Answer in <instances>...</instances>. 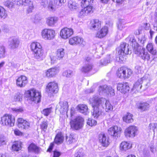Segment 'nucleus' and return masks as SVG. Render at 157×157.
<instances>
[{"mask_svg":"<svg viewBox=\"0 0 157 157\" xmlns=\"http://www.w3.org/2000/svg\"><path fill=\"white\" fill-rule=\"evenodd\" d=\"M30 47L34 57L40 60H42L43 52L40 44L38 42H33L31 44Z\"/></svg>","mask_w":157,"mask_h":157,"instance_id":"f257e3e1","label":"nucleus"},{"mask_svg":"<svg viewBox=\"0 0 157 157\" xmlns=\"http://www.w3.org/2000/svg\"><path fill=\"white\" fill-rule=\"evenodd\" d=\"M25 94L30 100L35 103H39L40 101V93L34 89L26 91Z\"/></svg>","mask_w":157,"mask_h":157,"instance_id":"f03ea898","label":"nucleus"},{"mask_svg":"<svg viewBox=\"0 0 157 157\" xmlns=\"http://www.w3.org/2000/svg\"><path fill=\"white\" fill-rule=\"evenodd\" d=\"M84 119L80 116H78L70 121V126L71 128L78 130L81 128L83 126Z\"/></svg>","mask_w":157,"mask_h":157,"instance_id":"7ed1b4c3","label":"nucleus"},{"mask_svg":"<svg viewBox=\"0 0 157 157\" xmlns=\"http://www.w3.org/2000/svg\"><path fill=\"white\" fill-rule=\"evenodd\" d=\"M1 123L3 125L12 127L14 125L15 118L11 115H5L1 117Z\"/></svg>","mask_w":157,"mask_h":157,"instance_id":"20e7f679","label":"nucleus"},{"mask_svg":"<svg viewBox=\"0 0 157 157\" xmlns=\"http://www.w3.org/2000/svg\"><path fill=\"white\" fill-rule=\"evenodd\" d=\"M98 100L94 98L92 103V106L93 108V111L92 112V116L94 118H97L101 114L102 111L100 109L101 106L98 104Z\"/></svg>","mask_w":157,"mask_h":157,"instance_id":"39448f33","label":"nucleus"},{"mask_svg":"<svg viewBox=\"0 0 157 157\" xmlns=\"http://www.w3.org/2000/svg\"><path fill=\"white\" fill-rule=\"evenodd\" d=\"M96 100H98V104L99 105V106L105 108L106 112H108L112 110L113 106L110 104L109 101L106 100L104 98H95Z\"/></svg>","mask_w":157,"mask_h":157,"instance_id":"423d86ee","label":"nucleus"},{"mask_svg":"<svg viewBox=\"0 0 157 157\" xmlns=\"http://www.w3.org/2000/svg\"><path fill=\"white\" fill-rule=\"evenodd\" d=\"M41 36L42 38L45 40H51L54 38L55 32L51 29H45L42 31Z\"/></svg>","mask_w":157,"mask_h":157,"instance_id":"0eeeda50","label":"nucleus"},{"mask_svg":"<svg viewBox=\"0 0 157 157\" xmlns=\"http://www.w3.org/2000/svg\"><path fill=\"white\" fill-rule=\"evenodd\" d=\"M138 129L135 126H130L126 128L124 135L127 137H133L137 134Z\"/></svg>","mask_w":157,"mask_h":157,"instance_id":"6e6552de","label":"nucleus"},{"mask_svg":"<svg viewBox=\"0 0 157 157\" xmlns=\"http://www.w3.org/2000/svg\"><path fill=\"white\" fill-rule=\"evenodd\" d=\"M47 88V91L50 96L53 93H57L59 90L57 84L54 82L48 83Z\"/></svg>","mask_w":157,"mask_h":157,"instance_id":"1a4fd4ad","label":"nucleus"},{"mask_svg":"<svg viewBox=\"0 0 157 157\" xmlns=\"http://www.w3.org/2000/svg\"><path fill=\"white\" fill-rule=\"evenodd\" d=\"M73 33V30L72 29L65 27L61 30L60 35L62 38L66 39L71 36Z\"/></svg>","mask_w":157,"mask_h":157,"instance_id":"9d476101","label":"nucleus"},{"mask_svg":"<svg viewBox=\"0 0 157 157\" xmlns=\"http://www.w3.org/2000/svg\"><path fill=\"white\" fill-rule=\"evenodd\" d=\"M65 55L64 49L60 48L57 49L56 52V56L51 58V63H54L57 60H60L64 57Z\"/></svg>","mask_w":157,"mask_h":157,"instance_id":"9b49d317","label":"nucleus"},{"mask_svg":"<svg viewBox=\"0 0 157 157\" xmlns=\"http://www.w3.org/2000/svg\"><path fill=\"white\" fill-rule=\"evenodd\" d=\"M128 41L130 44L133 48L134 52L135 53H138L139 44L136 41L135 37L133 36L130 35L126 39Z\"/></svg>","mask_w":157,"mask_h":157,"instance_id":"f8f14e48","label":"nucleus"},{"mask_svg":"<svg viewBox=\"0 0 157 157\" xmlns=\"http://www.w3.org/2000/svg\"><path fill=\"white\" fill-rule=\"evenodd\" d=\"M118 53L121 55H128L131 53V51L129 48V45L126 43H122L120 46Z\"/></svg>","mask_w":157,"mask_h":157,"instance_id":"ddd939ff","label":"nucleus"},{"mask_svg":"<svg viewBox=\"0 0 157 157\" xmlns=\"http://www.w3.org/2000/svg\"><path fill=\"white\" fill-rule=\"evenodd\" d=\"M59 69L58 67H55L48 69L45 72L46 76L48 78L55 77L59 73Z\"/></svg>","mask_w":157,"mask_h":157,"instance_id":"4468645a","label":"nucleus"},{"mask_svg":"<svg viewBox=\"0 0 157 157\" xmlns=\"http://www.w3.org/2000/svg\"><path fill=\"white\" fill-rule=\"evenodd\" d=\"M18 126L21 129H26L30 127V123L23 118H20L17 119Z\"/></svg>","mask_w":157,"mask_h":157,"instance_id":"2eb2a0df","label":"nucleus"},{"mask_svg":"<svg viewBox=\"0 0 157 157\" xmlns=\"http://www.w3.org/2000/svg\"><path fill=\"white\" fill-rule=\"evenodd\" d=\"M57 108L60 111L61 113L63 114L66 112L67 113L68 108V103L66 101H61L59 105H57Z\"/></svg>","mask_w":157,"mask_h":157,"instance_id":"dca6fc26","label":"nucleus"},{"mask_svg":"<svg viewBox=\"0 0 157 157\" xmlns=\"http://www.w3.org/2000/svg\"><path fill=\"white\" fill-rule=\"evenodd\" d=\"M28 82L27 78L24 75H21L16 80V85L20 87H23L25 86Z\"/></svg>","mask_w":157,"mask_h":157,"instance_id":"f3484780","label":"nucleus"},{"mask_svg":"<svg viewBox=\"0 0 157 157\" xmlns=\"http://www.w3.org/2000/svg\"><path fill=\"white\" fill-rule=\"evenodd\" d=\"M138 53H135L139 55V56L142 59L147 60H148L150 59V55L147 52L145 49L144 48H142L140 49L138 48Z\"/></svg>","mask_w":157,"mask_h":157,"instance_id":"a211bd4d","label":"nucleus"},{"mask_svg":"<svg viewBox=\"0 0 157 157\" xmlns=\"http://www.w3.org/2000/svg\"><path fill=\"white\" fill-rule=\"evenodd\" d=\"M69 43L71 45L82 44L84 45L85 44V41L81 37L76 36L70 39Z\"/></svg>","mask_w":157,"mask_h":157,"instance_id":"6ab92c4d","label":"nucleus"},{"mask_svg":"<svg viewBox=\"0 0 157 157\" xmlns=\"http://www.w3.org/2000/svg\"><path fill=\"white\" fill-rule=\"evenodd\" d=\"M129 87L127 83H119L118 84L117 89L121 93L125 94L129 90Z\"/></svg>","mask_w":157,"mask_h":157,"instance_id":"aec40b11","label":"nucleus"},{"mask_svg":"<svg viewBox=\"0 0 157 157\" xmlns=\"http://www.w3.org/2000/svg\"><path fill=\"white\" fill-rule=\"evenodd\" d=\"M101 26V22L99 20L96 19L91 21L90 28L92 30H97Z\"/></svg>","mask_w":157,"mask_h":157,"instance_id":"412c9836","label":"nucleus"},{"mask_svg":"<svg viewBox=\"0 0 157 157\" xmlns=\"http://www.w3.org/2000/svg\"><path fill=\"white\" fill-rule=\"evenodd\" d=\"M99 140L100 142L103 147H107L109 144L108 138L104 134H100L99 136Z\"/></svg>","mask_w":157,"mask_h":157,"instance_id":"4be33fe9","label":"nucleus"},{"mask_svg":"<svg viewBox=\"0 0 157 157\" xmlns=\"http://www.w3.org/2000/svg\"><path fill=\"white\" fill-rule=\"evenodd\" d=\"M120 129L117 126H114L110 128L108 130V132L109 134L111 136L116 137H118L120 134Z\"/></svg>","mask_w":157,"mask_h":157,"instance_id":"5701e85b","label":"nucleus"},{"mask_svg":"<svg viewBox=\"0 0 157 157\" xmlns=\"http://www.w3.org/2000/svg\"><path fill=\"white\" fill-rule=\"evenodd\" d=\"M93 12L92 7H84L83 9L79 12L78 15L81 17L87 16Z\"/></svg>","mask_w":157,"mask_h":157,"instance_id":"b1692460","label":"nucleus"},{"mask_svg":"<svg viewBox=\"0 0 157 157\" xmlns=\"http://www.w3.org/2000/svg\"><path fill=\"white\" fill-rule=\"evenodd\" d=\"M46 23L50 27H53L57 22L58 18L55 16H51L47 17L46 19Z\"/></svg>","mask_w":157,"mask_h":157,"instance_id":"393cba45","label":"nucleus"},{"mask_svg":"<svg viewBox=\"0 0 157 157\" xmlns=\"http://www.w3.org/2000/svg\"><path fill=\"white\" fill-rule=\"evenodd\" d=\"M77 110L80 113L85 115L89 113V109L87 105L85 104L78 105L77 107Z\"/></svg>","mask_w":157,"mask_h":157,"instance_id":"a878e982","label":"nucleus"},{"mask_svg":"<svg viewBox=\"0 0 157 157\" xmlns=\"http://www.w3.org/2000/svg\"><path fill=\"white\" fill-rule=\"evenodd\" d=\"M108 28L106 26H104L99 31H98L96 36L98 38H101L105 36L108 33Z\"/></svg>","mask_w":157,"mask_h":157,"instance_id":"bb28decb","label":"nucleus"},{"mask_svg":"<svg viewBox=\"0 0 157 157\" xmlns=\"http://www.w3.org/2000/svg\"><path fill=\"white\" fill-rule=\"evenodd\" d=\"M22 5L28 6L27 9V11L28 13H29L32 11L33 9V3L30 0H22Z\"/></svg>","mask_w":157,"mask_h":157,"instance_id":"cd10ccee","label":"nucleus"},{"mask_svg":"<svg viewBox=\"0 0 157 157\" xmlns=\"http://www.w3.org/2000/svg\"><path fill=\"white\" fill-rule=\"evenodd\" d=\"M28 150L29 151L39 153L40 151V148L34 144L32 143L28 147Z\"/></svg>","mask_w":157,"mask_h":157,"instance_id":"c85d7f7f","label":"nucleus"},{"mask_svg":"<svg viewBox=\"0 0 157 157\" xmlns=\"http://www.w3.org/2000/svg\"><path fill=\"white\" fill-rule=\"evenodd\" d=\"M124 21L123 20H122L119 22L117 24V28L121 30H123V31H124V33L123 34L125 35L126 32L128 31V28L125 25L123 24V22Z\"/></svg>","mask_w":157,"mask_h":157,"instance_id":"c756f323","label":"nucleus"},{"mask_svg":"<svg viewBox=\"0 0 157 157\" xmlns=\"http://www.w3.org/2000/svg\"><path fill=\"white\" fill-rule=\"evenodd\" d=\"M19 44L18 40L16 38H13L10 41L9 46L12 49L17 48Z\"/></svg>","mask_w":157,"mask_h":157,"instance_id":"7c9ffc66","label":"nucleus"},{"mask_svg":"<svg viewBox=\"0 0 157 157\" xmlns=\"http://www.w3.org/2000/svg\"><path fill=\"white\" fill-rule=\"evenodd\" d=\"M132 145L129 143L126 142H122L120 144V148L121 150L125 151L130 148Z\"/></svg>","mask_w":157,"mask_h":157,"instance_id":"2f4dec72","label":"nucleus"},{"mask_svg":"<svg viewBox=\"0 0 157 157\" xmlns=\"http://www.w3.org/2000/svg\"><path fill=\"white\" fill-rule=\"evenodd\" d=\"M125 67H121L118 69L117 75V76L121 78H124V73H125L126 71H125Z\"/></svg>","mask_w":157,"mask_h":157,"instance_id":"473e14b6","label":"nucleus"},{"mask_svg":"<svg viewBox=\"0 0 157 157\" xmlns=\"http://www.w3.org/2000/svg\"><path fill=\"white\" fill-rule=\"evenodd\" d=\"M133 115L130 113H127L123 117L124 121L127 123L132 122L133 120L132 118Z\"/></svg>","mask_w":157,"mask_h":157,"instance_id":"72a5a7b5","label":"nucleus"},{"mask_svg":"<svg viewBox=\"0 0 157 157\" xmlns=\"http://www.w3.org/2000/svg\"><path fill=\"white\" fill-rule=\"evenodd\" d=\"M142 80L141 79H139L134 85L132 90L136 89L137 91H139L142 87Z\"/></svg>","mask_w":157,"mask_h":157,"instance_id":"f704fd0d","label":"nucleus"},{"mask_svg":"<svg viewBox=\"0 0 157 157\" xmlns=\"http://www.w3.org/2000/svg\"><path fill=\"white\" fill-rule=\"evenodd\" d=\"M147 49L152 55H156L157 52L156 50L154 48L153 45L151 43H150L147 44Z\"/></svg>","mask_w":157,"mask_h":157,"instance_id":"c9c22d12","label":"nucleus"},{"mask_svg":"<svg viewBox=\"0 0 157 157\" xmlns=\"http://www.w3.org/2000/svg\"><path fill=\"white\" fill-rule=\"evenodd\" d=\"M93 0H82V1L81 6L83 7H88L90 6L92 7V6H91L93 3Z\"/></svg>","mask_w":157,"mask_h":157,"instance_id":"e433bc0d","label":"nucleus"},{"mask_svg":"<svg viewBox=\"0 0 157 157\" xmlns=\"http://www.w3.org/2000/svg\"><path fill=\"white\" fill-rule=\"evenodd\" d=\"M149 107V104L147 102L140 103L138 106L139 109L143 111L148 109Z\"/></svg>","mask_w":157,"mask_h":157,"instance_id":"4c0bfd02","label":"nucleus"},{"mask_svg":"<svg viewBox=\"0 0 157 157\" xmlns=\"http://www.w3.org/2000/svg\"><path fill=\"white\" fill-rule=\"evenodd\" d=\"M92 68V66L90 64H86L83 66L81 69L82 72L87 73L90 71Z\"/></svg>","mask_w":157,"mask_h":157,"instance_id":"58836bf2","label":"nucleus"},{"mask_svg":"<svg viewBox=\"0 0 157 157\" xmlns=\"http://www.w3.org/2000/svg\"><path fill=\"white\" fill-rule=\"evenodd\" d=\"M12 149L16 151H18L21 149V143L20 142H15L12 146Z\"/></svg>","mask_w":157,"mask_h":157,"instance_id":"ea45409f","label":"nucleus"},{"mask_svg":"<svg viewBox=\"0 0 157 157\" xmlns=\"http://www.w3.org/2000/svg\"><path fill=\"white\" fill-rule=\"evenodd\" d=\"M113 57L110 55H109L106 58V59L103 60H101V64L103 65H106L108 63H110L112 60Z\"/></svg>","mask_w":157,"mask_h":157,"instance_id":"a19ab883","label":"nucleus"},{"mask_svg":"<svg viewBox=\"0 0 157 157\" xmlns=\"http://www.w3.org/2000/svg\"><path fill=\"white\" fill-rule=\"evenodd\" d=\"M63 139V137L60 134H58L56 136L55 139V142L57 144L62 143Z\"/></svg>","mask_w":157,"mask_h":157,"instance_id":"79ce46f5","label":"nucleus"},{"mask_svg":"<svg viewBox=\"0 0 157 157\" xmlns=\"http://www.w3.org/2000/svg\"><path fill=\"white\" fill-rule=\"evenodd\" d=\"M63 75L67 78H71L73 75V73L72 71L67 70L63 71Z\"/></svg>","mask_w":157,"mask_h":157,"instance_id":"37998d69","label":"nucleus"},{"mask_svg":"<svg viewBox=\"0 0 157 157\" xmlns=\"http://www.w3.org/2000/svg\"><path fill=\"white\" fill-rule=\"evenodd\" d=\"M4 5L10 9H11L14 7V3L10 1H7L4 3Z\"/></svg>","mask_w":157,"mask_h":157,"instance_id":"c03bdc74","label":"nucleus"},{"mask_svg":"<svg viewBox=\"0 0 157 157\" xmlns=\"http://www.w3.org/2000/svg\"><path fill=\"white\" fill-rule=\"evenodd\" d=\"M68 6L71 10L76 9L77 7V4L72 1H70L68 2Z\"/></svg>","mask_w":157,"mask_h":157,"instance_id":"a18cd8bd","label":"nucleus"},{"mask_svg":"<svg viewBox=\"0 0 157 157\" xmlns=\"http://www.w3.org/2000/svg\"><path fill=\"white\" fill-rule=\"evenodd\" d=\"M7 16L6 10L4 8L0 6V17L1 18H5Z\"/></svg>","mask_w":157,"mask_h":157,"instance_id":"49530a36","label":"nucleus"},{"mask_svg":"<svg viewBox=\"0 0 157 157\" xmlns=\"http://www.w3.org/2000/svg\"><path fill=\"white\" fill-rule=\"evenodd\" d=\"M125 71H126L125 73H124V78H129L132 74V71L131 69L125 67Z\"/></svg>","mask_w":157,"mask_h":157,"instance_id":"de8ad7c7","label":"nucleus"},{"mask_svg":"<svg viewBox=\"0 0 157 157\" xmlns=\"http://www.w3.org/2000/svg\"><path fill=\"white\" fill-rule=\"evenodd\" d=\"M84 154L82 148L77 151L74 155L75 157H84Z\"/></svg>","mask_w":157,"mask_h":157,"instance_id":"09e8293b","label":"nucleus"},{"mask_svg":"<svg viewBox=\"0 0 157 157\" xmlns=\"http://www.w3.org/2000/svg\"><path fill=\"white\" fill-rule=\"evenodd\" d=\"M149 128L150 130H152L155 132L157 130V123H151L150 124Z\"/></svg>","mask_w":157,"mask_h":157,"instance_id":"8fccbe9b","label":"nucleus"},{"mask_svg":"<svg viewBox=\"0 0 157 157\" xmlns=\"http://www.w3.org/2000/svg\"><path fill=\"white\" fill-rule=\"evenodd\" d=\"M97 123L96 121L90 118H88L87 122V124L91 126L96 125Z\"/></svg>","mask_w":157,"mask_h":157,"instance_id":"3c124183","label":"nucleus"},{"mask_svg":"<svg viewBox=\"0 0 157 157\" xmlns=\"http://www.w3.org/2000/svg\"><path fill=\"white\" fill-rule=\"evenodd\" d=\"M22 94L18 92L14 96V99L16 101H21L22 99Z\"/></svg>","mask_w":157,"mask_h":157,"instance_id":"603ef678","label":"nucleus"},{"mask_svg":"<svg viewBox=\"0 0 157 157\" xmlns=\"http://www.w3.org/2000/svg\"><path fill=\"white\" fill-rule=\"evenodd\" d=\"M66 141L68 143H72L75 140L74 136L73 135L70 134L69 136L66 137Z\"/></svg>","mask_w":157,"mask_h":157,"instance_id":"864d4df0","label":"nucleus"},{"mask_svg":"<svg viewBox=\"0 0 157 157\" xmlns=\"http://www.w3.org/2000/svg\"><path fill=\"white\" fill-rule=\"evenodd\" d=\"M109 87V86H108L106 85L101 86L99 89V91L100 92H104L108 94V89Z\"/></svg>","mask_w":157,"mask_h":157,"instance_id":"5fc2aeb1","label":"nucleus"},{"mask_svg":"<svg viewBox=\"0 0 157 157\" xmlns=\"http://www.w3.org/2000/svg\"><path fill=\"white\" fill-rule=\"evenodd\" d=\"M48 126V123L47 121H43L40 125L41 129L43 131H45L47 129Z\"/></svg>","mask_w":157,"mask_h":157,"instance_id":"6e6d98bb","label":"nucleus"},{"mask_svg":"<svg viewBox=\"0 0 157 157\" xmlns=\"http://www.w3.org/2000/svg\"><path fill=\"white\" fill-rule=\"evenodd\" d=\"M51 112V109L48 108L44 109L41 112V113L45 116H48Z\"/></svg>","mask_w":157,"mask_h":157,"instance_id":"4d7b16f0","label":"nucleus"},{"mask_svg":"<svg viewBox=\"0 0 157 157\" xmlns=\"http://www.w3.org/2000/svg\"><path fill=\"white\" fill-rule=\"evenodd\" d=\"M54 3L57 6H60L65 2V0H54Z\"/></svg>","mask_w":157,"mask_h":157,"instance_id":"13d9d810","label":"nucleus"},{"mask_svg":"<svg viewBox=\"0 0 157 157\" xmlns=\"http://www.w3.org/2000/svg\"><path fill=\"white\" fill-rule=\"evenodd\" d=\"M48 9V10L52 11L54 9V8L52 5V1L49 0L47 6V7Z\"/></svg>","mask_w":157,"mask_h":157,"instance_id":"bf43d9fd","label":"nucleus"},{"mask_svg":"<svg viewBox=\"0 0 157 157\" xmlns=\"http://www.w3.org/2000/svg\"><path fill=\"white\" fill-rule=\"evenodd\" d=\"M108 89L107 94H110L111 96H113L115 95L114 90L111 87L109 86Z\"/></svg>","mask_w":157,"mask_h":157,"instance_id":"052dcab7","label":"nucleus"},{"mask_svg":"<svg viewBox=\"0 0 157 157\" xmlns=\"http://www.w3.org/2000/svg\"><path fill=\"white\" fill-rule=\"evenodd\" d=\"M34 18V22L35 23H37L39 21L42 19L40 15L38 14H36Z\"/></svg>","mask_w":157,"mask_h":157,"instance_id":"680f3d73","label":"nucleus"},{"mask_svg":"<svg viewBox=\"0 0 157 157\" xmlns=\"http://www.w3.org/2000/svg\"><path fill=\"white\" fill-rule=\"evenodd\" d=\"M5 52V48L4 47H0V58L3 57Z\"/></svg>","mask_w":157,"mask_h":157,"instance_id":"e2e57ef3","label":"nucleus"},{"mask_svg":"<svg viewBox=\"0 0 157 157\" xmlns=\"http://www.w3.org/2000/svg\"><path fill=\"white\" fill-rule=\"evenodd\" d=\"M149 147L150 151L153 153H155L156 151V146L154 144H150Z\"/></svg>","mask_w":157,"mask_h":157,"instance_id":"0e129e2a","label":"nucleus"},{"mask_svg":"<svg viewBox=\"0 0 157 157\" xmlns=\"http://www.w3.org/2000/svg\"><path fill=\"white\" fill-rule=\"evenodd\" d=\"M12 110L16 113H20L22 112L23 110L22 108H13Z\"/></svg>","mask_w":157,"mask_h":157,"instance_id":"69168bd1","label":"nucleus"},{"mask_svg":"<svg viewBox=\"0 0 157 157\" xmlns=\"http://www.w3.org/2000/svg\"><path fill=\"white\" fill-rule=\"evenodd\" d=\"M14 133L17 136H21L22 135V133L17 129H15L14 131Z\"/></svg>","mask_w":157,"mask_h":157,"instance_id":"338daca9","label":"nucleus"},{"mask_svg":"<svg viewBox=\"0 0 157 157\" xmlns=\"http://www.w3.org/2000/svg\"><path fill=\"white\" fill-rule=\"evenodd\" d=\"M53 153V157H59L61 155V153L57 151H54Z\"/></svg>","mask_w":157,"mask_h":157,"instance_id":"774afa93","label":"nucleus"}]
</instances>
